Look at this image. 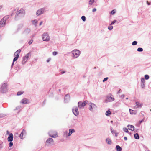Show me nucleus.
<instances>
[{"instance_id":"nucleus-1","label":"nucleus","mask_w":151,"mask_h":151,"mask_svg":"<svg viewBox=\"0 0 151 151\" xmlns=\"http://www.w3.org/2000/svg\"><path fill=\"white\" fill-rule=\"evenodd\" d=\"M72 57L74 59L78 58L80 55L81 52L80 50L77 49H75L71 52Z\"/></svg>"},{"instance_id":"nucleus-36","label":"nucleus","mask_w":151,"mask_h":151,"mask_svg":"<svg viewBox=\"0 0 151 151\" xmlns=\"http://www.w3.org/2000/svg\"><path fill=\"white\" fill-rule=\"evenodd\" d=\"M123 130L126 133H128L129 132L128 129L126 128H123Z\"/></svg>"},{"instance_id":"nucleus-4","label":"nucleus","mask_w":151,"mask_h":151,"mask_svg":"<svg viewBox=\"0 0 151 151\" xmlns=\"http://www.w3.org/2000/svg\"><path fill=\"white\" fill-rule=\"evenodd\" d=\"M42 38L44 41L48 42L50 40V37L47 32L44 33L42 36Z\"/></svg>"},{"instance_id":"nucleus-39","label":"nucleus","mask_w":151,"mask_h":151,"mask_svg":"<svg viewBox=\"0 0 151 151\" xmlns=\"http://www.w3.org/2000/svg\"><path fill=\"white\" fill-rule=\"evenodd\" d=\"M143 49L142 48L139 47L137 49V51L138 52H142L143 51Z\"/></svg>"},{"instance_id":"nucleus-52","label":"nucleus","mask_w":151,"mask_h":151,"mask_svg":"<svg viewBox=\"0 0 151 151\" xmlns=\"http://www.w3.org/2000/svg\"><path fill=\"white\" fill-rule=\"evenodd\" d=\"M124 95H122L120 97L122 98H124Z\"/></svg>"},{"instance_id":"nucleus-22","label":"nucleus","mask_w":151,"mask_h":151,"mask_svg":"<svg viewBox=\"0 0 151 151\" xmlns=\"http://www.w3.org/2000/svg\"><path fill=\"white\" fill-rule=\"evenodd\" d=\"M21 50L19 49L17 51L14 53V55L15 56H18V57L19 56V54L21 52Z\"/></svg>"},{"instance_id":"nucleus-63","label":"nucleus","mask_w":151,"mask_h":151,"mask_svg":"<svg viewBox=\"0 0 151 151\" xmlns=\"http://www.w3.org/2000/svg\"><path fill=\"white\" fill-rule=\"evenodd\" d=\"M128 99V98H126V99Z\"/></svg>"},{"instance_id":"nucleus-8","label":"nucleus","mask_w":151,"mask_h":151,"mask_svg":"<svg viewBox=\"0 0 151 151\" xmlns=\"http://www.w3.org/2000/svg\"><path fill=\"white\" fill-rule=\"evenodd\" d=\"M30 55V53H28L25 56L23 57L22 58V64H24L27 61L28 58Z\"/></svg>"},{"instance_id":"nucleus-9","label":"nucleus","mask_w":151,"mask_h":151,"mask_svg":"<svg viewBox=\"0 0 151 151\" xmlns=\"http://www.w3.org/2000/svg\"><path fill=\"white\" fill-rule=\"evenodd\" d=\"M54 141L53 139L52 138H48L46 141L45 145L47 146H49L53 144Z\"/></svg>"},{"instance_id":"nucleus-2","label":"nucleus","mask_w":151,"mask_h":151,"mask_svg":"<svg viewBox=\"0 0 151 151\" xmlns=\"http://www.w3.org/2000/svg\"><path fill=\"white\" fill-rule=\"evenodd\" d=\"M88 109L91 112H93L97 110L98 107L96 104L92 103L90 102L88 104Z\"/></svg>"},{"instance_id":"nucleus-12","label":"nucleus","mask_w":151,"mask_h":151,"mask_svg":"<svg viewBox=\"0 0 151 151\" xmlns=\"http://www.w3.org/2000/svg\"><path fill=\"white\" fill-rule=\"evenodd\" d=\"M27 134V132L25 130L23 129L21 132L19 137L21 139H23L24 138Z\"/></svg>"},{"instance_id":"nucleus-54","label":"nucleus","mask_w":151,"mask_h":151,"mask_svg":"<svg viewBox=\"0 0 151 151\" xmlns=\"http://www.w3.org/2000/svg\"><path fill=\"white\" fill-rule=\"evenodd\" d=\"M147 3L148 5H150L151 4L148 1H147Z\"/></svg>"},{"instance_id":"nucleus-57","label":"nucleus","mask_w":151,"mask_h":151,"mask_svg":"<svg viewBox=\"0 0 151 151\" xmlns=\"http://www.w3.org/2000/svg\"><path fill=\"white\" fill-rule=\"evenodd\" d=\"M124 139L125 140H127V138L126 137H124Z\"/></svg>"},{"instance_id":"nucleus-33","label":"nucleus","mask_w":151,"mask_h":151,"mask_svg":"<svg viewBox=\"0 0 151 151\" xmlns=\"http://www.w3.org/2000/svg\"><path fill=\"white\" fill-rule=\"evenodd\" d=\"M111 131L113 134H114L116 132L115 130H114L113 129L111 128Z\"/></svg>"},{"instance_id":"nucleus-38","label":"nucleus","mask_w":151,"mask_h":151,"mask_svg":"<svg viewBox=\"0 0 151 151\" xmlns=\"http://www.w3.org/2000/svg\"><path fill=\"white\" fill-rule=\"evenodd\" d=\"M6 114L0 113V118L4 117L6 116Z\"/></svg>"},{"instance_id":"nucleus-32","label":"nucleus","mask_w":151,"mask_h":151,"mask_svg":"<svg viewBox=\"0 0 151 151\" xmlns=\"http://www.w3.org/2000/svg\"><path fill=\"white\" fill-rule=\"evenodd\" d=\"M116 9H114L110 12V14L112 15H114L116 13Z\"/></svg>"},{"instance_id":"nucleus-41","label":"nucleus","mask_w":151,"mask_h":151,"mask_svg":"<svg viewBox=\"0 0 151 151\" xmlns=\"http://www.w3.org/2000/svg\"><path fill=\"white\" fill-rule=\"evenodd\" d=\"M23 93V92L22 91H19L17 93V95L18 96H19Z\"/></svg>"},{"instance_id":"nucleus-27","label":"nucleus","mask_w":151,"mask_h":151,"mask_svg":"<svg viewBox=\"0 0 151 151\" xmlns=\"http://www.w3.org/2000/svg\"><path fill=\"white\" fill-rule=\"evenodd\" d=\"M111 114V111L109 110H108L106 113V115L108 116H109Z\"/></svg>"},{"instance_id":"nucleus-31","label":"nucleus","mask_w":151,"mask_h":151,"mask_svg":"<svg viewBox=\"0 0 151 151\" xmlns=\"http://www.w3.org/2000/svg\"><path fill=\"white\" fill-rule=\"evenodd\" d=\"M9 18V15H6L5 16L3 19H4V20H5V21L8 19Z\"/></svg>"},{"instance_id":"nucleus-26","label":"nucleus","mask_w":151,"mask_h":151,"mask_svg":"<svg viewBox=\"0 0 151 151\" xmlns=\"http://www.w3.org/2000/svg\"><path fill=\"white\" fill-rule=\"evenodd\" d=\"M130 113L131 114H136V112L133 110H131V109H129Z\"/></svg>"},{"instance_id":"nucleus-59","label":"nucleus","mask_w":151,"mask_h":151,"mask_svg":"<svg viewBox=\"0 0 151 151\" xmlns=\"http://www.w3.org/2000/svg\"><path fill=\"white\" fill-rule=\"evenodd\" d=\"M22 27V25H20L19 26V27L21 28Z\"/></svg>"},{"instance_id":"nucleus-49","label":"nucleus","mask_w":151,"mask_h":151,"mask_svg":"<svg viewBox=\"0 0 151 151\" xmlns=\"http://www.w3.org/2000/svg\"><path fill=\"white\" fill-rule=\"evenodd\" d=\"M51 60V58H48L47 59V63H48L49 62L50 60Z\"/></svg>"},{"instance_id":"nucleus-37","label":"nucleus","mask_w":151,"mask_h":151,"mask_svg":"<svg viewBox=\"0 0 151 151\" xmlns=\"http://www.w3.org/2000/svg\"><path fill=\"white\" fill-rule=\"evenodd\" d=\"M145 80L144 78H142L141 79V83H145Z\"/></svg>"},{"instance_id":"nucleus-51","label":"nucleus","mask_w":151,"mask_h":151,"mask_svg":"<svg viewBox=\"0 0 151 151\" xmlns=\"http://www.w3.org/2000/svg\"><path fill=\"white\" fill-rule=\"evenodd\" d=\"M32 42H33L32 40H30L29 42V44L30 45L32 43Z\"/></svg>"},{"instance_id":"nucleus-19","label":"nucleus","mask_w":151,"mask_h":151,"mask_svg":"<svg viewBox=\"0 0 151 151\" xmlns=\"http://www.w3.org/2000/svg\"><path fill=\"white\" fill-rule=\"evenodd\" d=\"M30 32V30L29 29H27L23 32V34L24 35H26L28 34Z\"/></svg>"},{"instance_id":"nucleus-62","label":"nucleus","mask_w":151,"mask_h":151,"mask_svg":"<svg viewBox=\"0 0 151 151\" xmlns=\"http://www.w3.org/2000/svg\"><path fill=\"white\" fill-rule=\"evenodd\" d=\"M113 121L111 120V123H113Z\"/></svg>"},{"instance_id":"nucleus-15","label":"nucleus","mask_w":151,"mask_h":151,"mask_svg":"<svg viewBox=\"0 0 151 151\" xmlns=\"http://www.w3.org/2000/svg\"><path fill=\"white\" fill-rule=\"evenodd\" d=\"M6 21L2 19L0 21V27H2L5 25Z\"/></svg>"},{"instance_id":"nucleus-29","label":"nucleus","mask_w":151,"mask_h":151,"mask_svg":"<svg viewBox=\"0 0 151 151\" xmlns=\"http://www.w3.org/2000/svg\"><path fill=\"white\" fill-rule=\"evenodd\" d=\"M134 137L136 139H138L139 138V137L138 133H136L134 135Z\"/></svg>"},{"instance_id":"nucleus-3","label":"nucleus","mask_w":151,"mask_h":151,"mask_svg":"<svg viewBox=\"0 0 151 151\" xmlns=\"http://www.w3.org/2000/svg\"><path fill=\"white\" fill-rule=\"evenodd\" d=\"M25 12L24 10L23 9H21L18 11L15 17V19L18 20L19 19L21 18L24 14Z\"/></svg>"},{"instance_id":"nucleus-16","label":"nucleus","mask_w":151,"mask_h":151,"mask_svg":"<svg viewBox=\"0 0 151 151\" xmlns=\"http://www.w3.org/2000/svg\"><path fill=\"white\" fill-rule=\"evenodd\" d=\"M20 103L23 104H28V99L26 98H24L21 101Z\"/></svg>"},{"instance_id":"nucleus-42","label":"nucleus","mask_w":151,"mask_h":151,"mask_svg":"<svg viewBox=\"0 0 151 151\" xmlns=\"http://www.w3.org/2000/svg\"><path fill=\"white\" fill-rule=\"evenodd\" d=\"M113 28V26H109L108 27V29L110 30H112Z\"/></svg>"},{"instance_id":"nucleus-61","label":"nucleus","mask_w":151,"mask_h":151,"mask_svg":"<svg viewBox=\"0 0 151 151\" xmlns=\"http://www.w3.org/2000/svg\"><path fill=\"white\" fill-rule=\"evenodd\" d=\"M7 134H9V132L8 131H7Z\"/></svg>"},{"instance_id":"nucleus-25","label":"nucleus","mask_w":151,"mask_h":151,"mask_svg":"<svg viewBox=\"0 0 151 151\" xmlns=\"http://www.w3.org/2000/svg\"><path fill=\"white\" fill-rule=\"evenodd\" d=\"M95 0H90L88 2L89 5L91 6L93 4Z\"/></svg>"},{"instance_id":"nucleus-35","label":"nucleus","mask_w":151,"mask_h":151,"mask_svg":"<svg viewBox=\"0 0 151 151\" xmlns=\"http://www.w3.org/2000/svg\"><path fill=\"white\" fill-rule=\"evenodd\" d=\"M145 78L146 80H148L149 78V76L148 75H145Z\"/></svg>"},{"instance_id":"nucleus-48","label":"nucleus","mask_w":151,"mask_h":151,"mask_svg":"<svg viewBox=\"0 0 151 151\" xmlns=\"http://www.w3.org/2000/svg\"><path fill=\"white\" fill-rule=\"evenodd\" d=\"M20 106H18L16 107V109H14V110H16L19 109H20Z\"/></svg>"},{"instance_id":"nucleus-21","label":"nucleus","mask_w":151,"mask_h":151,"mask_svg":"<svg viewBox=\"0 0 151 151\" xmlns=\"http://www.w3.org/2000/svg\"><path fill=\"white\" fill-rule=\"evenodd\" d=\"M136 106H137V108L141 107L143 105L142 103H140L138 102H136Z\"/></svg>"},{"instance_id":"nucleus-46","label":"nucleus","mask_w":151,"mask_h":151,"mask_svg":"<svg viewBox=\"0 0 151 151\" xmlns=\"http://www.w3.org/2000/svg\"><path fill=\"white\" fill-rule=\"evenodd\" d=\"M108 77H106L104 78L103 80V82H104L105 81H107L108 79Z\"/></svg>"},{"instance_id":"nucleus-43","label":"nucleus","mask_w":151,"mask_h":151,"mask_svg":"<svg viewBox=\"0 0 151 151\" xmlns=\"http://www.w3.org/2000/svg\"><path fill=\"white\" fill-rule=\"evenodd\" d=\"M141 87L142 88L144 89L145 87V83H141Z\"/></svg>"},{"instance_id":"nucleus-13","label":"nucleus","mask_w":151,"mask_h":151,"mask_svg":"<svg viewBox=\"0 0 151 151\" xmlns=\"http://www.w3.org/2000/svg\"><path fill=\"white\" fill-rule=\"evenodd\" d=\"M75 132V130L73 129H69V132L68 133V132L66 131L64 133H66L67 134L68 136H70L71 135L72 133L74 132Z\"/></svg>"},{"instance_id":"nucleus-24","label":"nucleus","mask_w":151,"mask_h":151,"mask_svg":"<svg viewBox=\"0 0 151 151\" xmlns=\"http://www.w3.org/2000/svg\"><path fill=\"white\" fill-rule=\"evenodd\" d=\"M116 148L117 151H121V147L118 145H117L116 146Z\"/></svg>"},{"instance_id":"nucleus-53","label":"nucleus","mask_w":151,"mask_h":151,"mask_svg":"<svg viewBox=\"0 0 151 151\" xmlns=\"http://www.w3.org/2000/svg\"><path fill=\"white\" fill-rule=\"evenodd\" d=\"M42 23H43V22H42V21H41L40 22V24H39V25H40H40H42Z\"/></svg>"},{"instance_id":"nucleus-10","label":"nucleus","mask_w":151,"mask_h":151,"mask_svg":"<svg viewBox=\"0 0 151 151\" xmlns=\"http://www.w3.org/2000/svg\"><path fill=\"white\" fill-rule=\"evenodd\" d=\"M7 90L6 83H4L2 85L0 88V91L1 92L4 93L6 92Z\"/></svg>"},{"instance_id":"nucleus-40","label":"nucleus","mask_w":151,"mask_h":151,"mask_svg":"<svg viewBox=\"0 0 151 151\" xmlns=\"http://www.w3.org/2000/svg\"><path fill=\"white\" fill-rule=\"evenodd\" d=\"M81 19L83 22H85L86 21L85 17L84 16H82Z\"/></svg>"},{"instance_id":"nucleus-11","label":"nucleus","mask_w":151,"mask_h":151,"mask_svg":"<svg viewBox=\"0 0 151 151\" xmlns=\"http://www.w3.org/2000/svg\"><path fill=\"white\" fill-rule=\"evenodd\" d=\"M72 110L73 113L75 116H77L79 115V111L77 107H74L72 108Z\"/></svg>"},{"instance_id":"nucleus-20","label":"nucleus","mask_w":151,"mask_h":151,"mask_svg":"<svg viewBox=\"0 0 151 151\" xmlns=\"http://www.w3.org/2000/svg\"><path fill=\"white\" fill-rule=\"evenodd\" d=\"M106 141L108 144L110 145H111L112 143V141L109 138H107L106 139Z\"/></svg>"},{"instance_id":"nucleus-7","label":"nucleus","mask_w":151,"mask_h":151,"mask_svg":"<svg viewBox=\"0 0 151 151\" xmlns=\"http://www.w3.org/2000/svg\"><path fill=\"white\" fill-rule=\"evenodd\" d=\"M48 134L50 137L52 138H56L58 136L57 132L53 130L50 131L48 133Z\"/></svg>"},{"instance_id":"nucleus-64","label":"nucleus","mask_w":151,"mask_h":151,"mask_svg":"<svg viewBox=\"0 0 151 151\" xmlns=\"http://www.w3.org/2000/svg\"><path fill=\"white\" fill-rule=\"evenodd\" d=\"M147 151H150V150H147Z\"/></svg>"},{"instance_id":"nucleus-18","label":"nucleus","mask_w":151,"mask_h":151,"mask_svg":"<svg viewBox=\"0 0 151 151\" xmlns=\"http://www.w3.org/2000/svg\"><path fill=\"white\" fill-rule=\"evenodd\" d=\"M127 127L129 130H131L132 131H133L134 130V127L132 125H128Z\"/></svg>"},{"instance_id":"nucleus-55","label":"nucleus","mask_w":151,"mask_h":151,"mask_svg":"<svg viewBox=\"0 0 151 151\" xmlns=\"http://www.w3.org/2000/svg\"><path fill=\"white\" fill-rule=\"evenodd\" d=\"M3 7V6L2 5L0 6V10Z\"/></svg>"},{"instance_id":"nucleus-34","label":"nucleus","mask_w":151,"mask_h":151,"mask_svg":"<svg viewBox=\"0 0 151 151\" xmlns=\"http://www.w3.org/2000/svg\"><path fill=\"white\" fill-rule=\"evenodd\" d=\"M137 41H133V42H132V45H133V46H134V45H137Z\"/></svg>"},{"instance_id":"nucleus-28","label":"nucleus","mask_w":151,"mask_h":151,"mask_svg":"<svg viewBox=\"0 0 151 151\" xmlns=\"http://www.w3.org/2000/svg\"><path fill=\"white\" fill-rule=\"evenodd\" d=\"M18 58L19 57H18V56H15V57L14 58L13 62L12 65V66L14 65V62L16 61L17 60Z\"/></svg>"},{"instance_id":"nucleus-56","label":"nucleus","mask_w":151,"mask_h":151,"mask_svg":"<svg viewBox=\"0 0 151 151\" xmlns=\"http://www.w3.org/2000/svg\"><path fill=\"white\" fill-rule=\"evenodd\" d=\"M114 134H115V136H116V137H117V135H118V133H117L116 132V133Z\"/></svg>"},{"instance_id":"nucleus-6","label":"nucleus","mask_w":151,"mask_h":151,"mask_svg":"<svg viewBox=\"0 0 151 151\" xmlns=\"http://www.w3.org/2000/svg\"><path fill=\"white\" fill-rule=\"evenodd\" d=\"M87 101H85L83 102L80 101L78 102V107L79 109H82L84 108L85 106H86L87 104Z\"/></svg>"},{"instance_id":"nucleus-14","label":"nucleus","mask_w":151,"mask_h":151,"mask_svg":"<svg viewBox=\"0 0 151 151\" xmlns=\"http://www.w3.org/2000/svg\"><path fill=\"white\" fill-rule=\"evenodd\" d=\"M45 11V9L41 8L38 10L36 12V15L37 16L40 15V14L44 13Z\"/></svg>"},{"instance_id":"nucleus-44","label":"nucleus","mask_w":151,"mask_h":151,"mask_svg":"<svg viewBox=\"0 0 151 151\" xmlns=\"http://www.w3.org/2000/svg\"><path fill=\"white\" fill-rule=\"evenodd\" d=\"M116 20H114L113 21H112L111 24H110V25H112L114 24L115 23H116Z\"/></svg>"},{"instance_id":"nucleus-23","label":"nucleus","mask_w":151,"mask_h":151,"mask_svg":"<svg viewBox=\"0 0 151 151\" xmlns=\"http://www.w3.org/2000/svg\"><path fill=\"white\" fill-rule=\"evenodd\" d=\"M70 99V96L68 95H66L65 97V102H66L67 101L69 100Z\"/></svg>"},{"instance_id":"nucleus-60","label":"nucleus","mask_w":151,"mask_h":151,"mask_svg":"<svg viewBox=\"0 0 151 151\" xmlns=\"http://www.w3.org/2000/svg\"><path fill=\"white\" fill-rule=\"evenodd\" d=\"M121 90H119L118 91V93H120V92H121Z\"/></svg>"},{"instance_id":"nucleus-47","label":"nucleus","mask_w":151,"mask_h":151,"mask_svg":"<svg viewBox=\"0 0 151 151\" xmlns=\"http://www.w3.org/2000/svg\"><path fill=\"white\" fill-rule=\"evenodd\" d=\"M13 145V143L12 142H10L9 143V146L10 147H11Z\"/></svg>"},{"instance_id":"nucleus-58","label":"nucleus","mask_w":151,"mask_h":151,"mask_svg":"<svg viewBox=\"0 0 151 151\" xmlns=\"http://www.w3.org/2000/svg\"><path fill=\"white\" fill-rule=\"evenodd\" d=\"M65 73V71H62L61 73L62 74H63L64 73Z\"/></svg>"},{"instance_id":"nucleus-5","label":"nucleus","mask_w":151,"mask_h":151,"mask_svg":"<svg viewBox=\"0 0 151 151\" xmlns=\"http://www.w3.org/2000/svg\"><path fill=\"white\" fill-rule=\"evenodd\" d=\"M114 100L115 99L113 96L111 94H110L107 96L106 99L105 100V102L107 103L108 102H112L114 101Z\"/></svg>"},{"instance_id":"nucleus-30","label":"nucleus","mask_w":151,"mask_h":151,"mask_svg":"<svg viewBox=\"0 0 151 151\" xmlns=\"http://www.w3.org/2000/svg\"><path fill=\"white\" fill-rule=\"evenodd\" d=\"M32 24H33L35 25H36V24L37 22V20H36V19L33 20V21H32Z\"/></svg>"},{"instance_id":"nucleus-17","label":"nucleus","mask_w":151,"mask_h":151,"mask_svg":"<svg viewBox=\"0 0 151 151\" xmlns=\"http://www.w3.org/2000/svg\"><path fill=\"white\" fill-rule=\"evenodd\" d=\"M13 139V135L12 133H10L7 138V140L8 141L12 142Z\"/></svg>"},{"instance_id":"nucleus-50","label":"nucleus","mask_w":151,"mask_h":151,"mask_svg":"<svg viewBox=\"0 0 151 151\" xmlns=\"http://www.w3.org/2000/svg\"><path fill=\"white\" fill-rule=\"evenodd\" d=\"M96 9L95 8H94L93 9L92 12H96Z\"/></svg>"},{"instance_id":"nucleus-45","label":"nucleus","mask_w":151,"mask_h":151,"mask_svg":"<svg viewBox=\"0 0 151 151\" xmlns=\"http://www.w3.org/2000/svg\"><path fill=\"white\" fill-rule=\"evenodd\" d=\"M57 54H58L57 52L56 51H54V52H53L52 53V54L54 56H55V55H56Z\"/></svg>"}]
</instances>
